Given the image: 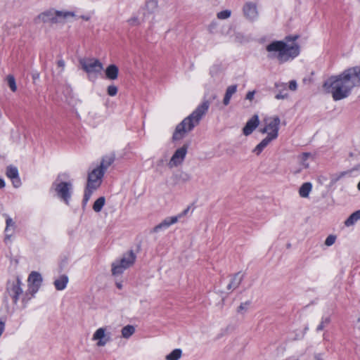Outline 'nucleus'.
I'll list each match as a JSON object with an SVG mask.
<instances>
[{"label": "nucleus", "instance_id": "nucleus-36", "mask_svg": "<svg viewBox=\"0 0 360 360\" xmlns=\"http://www.w3.org/2000/svg\"><path fill=\"white\" fill-rule=\"evenodd\" d=\"M107 328H100L94 334L93 338H104Z\"/></svg>", "mask_w": 360, "mask_h": 360}, {"label": "nucleus", "instance_id": "nucleus-2", "mask_svg": "<svg viewBox=\"0 0 360 360\" xmlns=\"http://www.w3.org/2000/svg\"><path fill=\"white\" fill-rule=\"evenodd\" d=\"M323 87L332 94L335 101H339L348 97L355 85L345 70L339 75L330 77Z\"/></svg>", "mask_w": 360, "mask_h": 360}, {"label": "nucleus", "instance_id": "nucleus-30", "mask_svg": "<svg viewBox=\"0 0 360 360\" xmlns=\"http://www.w3.org/2000/svg\"><path fill=\"white\" fill-rule=\"evenodd\" d=\"M95 191H96L95 189L89 188V187L86 186L85 191H84V198H83V200H82L83 207L86 206V205L87 204L88 201L91 198V196L92 193Z\"/></svg>", "mask_w": 360, "mask_h": 360}, {"label": "nucleus", "instance_id": "nucleus-56", "mask_svg": "<svg viewBox=\"0 0 360 360\" xmlns=\"http://www.w3.org/2000/svg\"><path fill=\"white\" fill-rule=\"evenodd\" d=\"M37 77H39V75L33 76V78H37Z\"/></svg>", "mask_w": 360, "mask_h": 360}, {"label": "nucleus", "instance_id": "nucleus-15", "mask_svg": "<svg viewBox=\"0 0 360 360\" xmlns=\"http://www.w3.org/2000/svg\"><path fill=\"white\" fill-rule=\"evenodd\" d=\"M184 214H179V216H174L171 217H167L161 223L158 224L153 228L154 232H158L162 229H166L169 227L171 225L176 223L179 219L182 217Z\"/></svg>", "mask_w": 360, "mask_h": 360}, {"label": "nucleus", "instance_id": "nucleus-11", "mask_svg": "<svg viewBox=\"0 0 360 360\" xmlns=\"http://www.w3.org/2000/svg\"><path fill=\"white\" fill-rule=\"evenodd\" d=\"M20 285L21 282L19 278L8 282L7 292L13 298L14 303L17 302L19 295L22 292Z\"/></svg>", "mask_w": 360, "mask_h": 360}, {"label": "nucleus", "instance_id": "nucleus-12", "mask_svg": "<svg viewBox=\"0 0 360 360\" xmlns=\"http://www.w3.org/2000/svg\"><path fill=\"white\" fill-rule=\"evenodd\" d=\"M27 282L29 291L32 294H34L35 292H37L39 287L41 286V284L42 283V277L39 273L37 271H32L29 275Z\"/></svg>", "mask_w": 360, "mask_h": 360}, {"label": "nucleus", "instance_id": "nucleus-49", "mask_svg": "<svg viewBox=\"0 0 360 360\" xmlns=\"http://www.w3.org/2000/svg\"><path fill=\"white\" fill-rule=\"evenodd\" d=\"M5 186L4 181L0 178V188H2Z\"/></svg>", "mask_w": 360, "mask_h": 360}, {"label": "nucleus", "instance_id": "nucleus-28", "mask_svg": "<svg viewBox=\"0 0 360 360\" xmlns=\"http://www.w3.org/2000/svg\"><path fill=\"white\" fill-rule=\"evenodd\" d=\"M135 330V326L127 325L122 329V335L123 338H129L134 334Z\"/></svg>", "mask_w": 360, "mask_h": 360}, {"label": "nucleus", "instance_id": "nucleus-32", "mask_svg": "<svg viewBox=\"0 0 360 360\" xmlns=\"http://www.w3.org/2000/svg\"><path fill=\"white\" fill-rule=\"evenodd\" d=\"M311 156V155L309 153H302L300 156V164L303 166L304 168L307 169L309 167V163L307 162V160L308 158Z\"/></svg>", "mask_w": 360, "mask_h": 360}, {"label": "nucleus", "instance_id": "nucleus-1", "mask_svg": "<svg viewBox=\"0 0 360 360\" xmlns=\"http://www.w3.org/2000/svg\"><path fill=\"white\" fill-rule=\"evenodd\" d=\"M297 36L286 37L284 41H274L266 46L269 59H276L279 63L292 60L300 54V46L295 41Z\"/></svg>", "mask_w": 360, "mask_h": 360}, {"label": "nucleus", "instance_id": "nucleus-39", "mask_svg": "<svg viewBox=\"0 0 360 360\" xmlns=\"http://www.w3.org/2000/svg\"><path fill=\"white\" fill-rule=\"evenodd\" d=\"M330 321V319L329 318H326L324 320H323L321 321V323H320V325L317 327V330H321L323 328L324 326L326 324H328Z\"/></svg>", "mask_w": 360, "mask_h": 360}, {"label": "nucleus", "instance_id": "nucleus-40", "mask_svg": "<svg viewBox=\"0 0 360 360\" xmlns=\"http://www.w3.org/2000/svg\"><path fill=\"white\" fill-rule=\"evenodd\" d=\"M11 181H12V183L13 184V186L15 187V188H18L20 186L21 184V182H20V179L19 178V176H18V177L16 178H13V179H11Z\"/></svg>", "mask_w": 360, "mask_h": 360}, {"label": "nucleus", "instance_id": "nucleus-6", "mask_svg": "<svg viewBox=\"0 0 360 360\" xmlns=\"http://www.w3.org/2000/svg\"><path fill=\"white\" fill-rule=\"evenodd\" d=\"M264 127L260 129V132L266 134L268 137L275 140L278 136L281 120L278 116L268 117L263 120Z\"/></svg>", "mask_w": 360, "mask_h": 360}, {"label": "nucleus", "instance_id": "nucleus-31", "mask_svg": "<svg viewBox=\"0 0 360 360\" xmlns=\"http://www.w3.org/2000/svg\"><path fill=\"white\" fill-rule=\"evenodd\" d=\"M6 176L9 179L18 177L19 176L18 169L13 166H8L6 169Z\"/></svg>", "mask_w": 360, "mask_h": 360}, {"label": "nucleus", "instance_id": "nucleus-24", "mask_svg": "<svg viewBox=\"0 0 360 360\" xmlns=\"http://www.w3.org/2000/svg\"><path fill=\"white\" fill-rule=\"evenodd\" d=\"M359 219H360V210H357L352 213L348 219L345 221L347 226H350L354 224Z\"/></svg>", "mask_w": 360, "mask_h": 360}, {"label": "nucleus", "instance_id": "nucleus-42", "mask_svg": "<svg viewBox=\"0 0 360 360\" xmlns=\"http://www.w3.org/2000/svg\"><path fill=\"white\" fill-rule=\"evenodd\" d=\"M11 226H14V222H13V221L12 220L11 218L7 217V219H6V229H5V231L6 232L8 231V228Z\"/></svg>", "mask_w": 360, "mask_h": 360}, {"label": "nucleus", "instance_id": "nucleus-17", "mask_svg": "<svg viewBox=\"0 0 360 360\" xmlns=\"http://www.w3.org/2000/svg\"><path fill=\"white\" fill-rule=\"evenodd\" d=\"M243 280V276L240 275V273H237L234 274L231 281L230 283L227 285V290H233L236 288H238Z\"/></svg>", "mask_w": 360, "mask_h": 360}, {"label": "nucleus", "instance_id": "nucleus-25", "mask_svg": "<svg viewBox=\"0 0 360 360\" xmlns=\"http://www.w3.org/2000/svg\"><path fill=\"white\" fill-rule=\"evenodd\" d=\"M181 356L182 350L176 348L165 356V360H179Z\"/></svg>", "mask_w": 360, "mask_h": 360}, {"label": "nucleus", "instance_id": "nucleus-46", "mask_svg": "<svg viewBox=\"0 0 360 360\" xmlns=\"http://www.w3.org/2000/svg\"><path fill=\"white\" fill-rule=\"evenodd\" d=\"M287 97V95H283L281 94H278L276 96V99H284Z\"/></svg>", "mask_w": 360, "mask_h": 360}, {"label": "nucleus", "instance_id": "nucleus-22", "mask_svg": "<svg viewBox=\"0 0 360 360\" xmlns=\"http://www.w3.org/2000/svg\"><path fill=\"white\" fill-rule=\"evenodd\" d=\"M68 277L65 275L60 276L54 281V285L58 290H62L66 288Z\"/></svg>", "mask_w": 360, "mask_h": 360}, {"label": "nucleus", "instance_id": "nucleus-3", "mask_svg": "<svg viewBox=\"0 0 360 360\" xmlns=\"http://www.w3.org/2000/svg\"><path fill=\"white\" fill-rule=\"evenodd\" d=\"M210 107L208 101L202 102L197 108L180 124H179L173 134L174 140H180L197 126L202 117L206 114Z\"/></svg>", "mask_w": 360, "mask_h": 360}, {"label": "nucleus", "instance_id": "nucleus-53", "mask_svg": "<svg viewBox=\"0 0 360 360\" xmlns=\"http://www.w3.org/2000/svg\"><path fill=\"white\" fill-rule=\"evenodd\" d=\"M357 188L360 191V181L359 182L358 185H357Z\"/></svg>", "mask_w": 360, "mask_h": 360}, {"label": "nucleus", "instance_id": "nucleus-21", "mask_svg": "<svg viewBox=\"0 0 360 360\" xmlns=\"http://www.w3.org/2000/svg\"><path fill=\"white\" fill-rule=\"evenodd\" d=\"M115 158V157L114 154H111V155L105 156L102 159V161H101L100 165L97 167L101 168L105 172L107 169V168L109 166H110L111 164L114 162Z\"/></svg>", "mask_w": 360, "mask_h": 360}, {"label": "nucleus", "instance_id": "nucleus-14", "mask_svg": "<svg viewBox=\"0 0 360 360\" xmlns=\"http://www.w3.org/2000/svg\"><path fill=\"white\" fill-rule=\"evenodd\" d=\"M259 120L257 115H253L246 123L243 129L245 136H249L259 126Z\"/></svg>", "mask_w": 360, "mask_h": 360}, {"label": "nucleus", "instance_id": "nucleus-33", "mask_svg": "<svg viewBox=\"0 0 360 360\" xmlns=\"http://www.w3.org/2000/svg\"><path fill=\"white\" fill-rule=\"evenodd\" d=\"M250 304V301H246L245 302H242L239 305V307L237 308V313L240 314H245L247 311Z\"/></svg>", "mask_w": 360, "mask_h": 360}, {"label": "nucleus", "instance_id": "nucleus-44", "mask_svg": "<svg viewBox=\"0 0 360 360\" xmlns=\"http://www.w3.org/2000/svg\"><path fill=\"white\" fill-rule=\"evenodd\" d=\"M98 341L97 342V345L98 347L104 346L106 345V343L110 340V339H98Z\"/></svg>", "mask_w": 360, "mask_h": 360}, {"label": "nucleus", "instance_id": "nucleus-23", "mask_svg": "<svg viewBox=\"0 0 360 360\" xmlns=\"http://www.w3.org/2000/svg\"><path fill=\"white\" fill-rule=\"evenodd\" d=\"M312 184L309 182L304 183L299 189V194L302 198H307L311 191Z\"/></svg>", "mask_w": 360, "mask_h": 360}, {"label": "nucleus", "instance_id": "nucleus-34", "mask_svg": "<svg viewBox=\"0 0 360 360\" xmlns=\"http://www.w3.org/2000/svg\"><path fill=\"white\" fill-rule=\"evenodd\" d=\"M231 11L230 10H224L217 13V18L220 20L227 19L231 16Z\"/></svg>", "mask_w": 360, "mask_h": 360}, {"label": "nucleus", "instance_id": "nucleus-43", "mask_svg": "<svg viewBox=\"0 0 360 360\" xmlns=\"http://www.w3.org/2000/svg\"><path fill=\"white\" fill-rule=\"evenodd\" d=\"M255 94V91H249L246 94L245 98L247 100H249L251 101L254 99Z\"/></svg>", "mask_w": 360, "mask_h": 360}, {"label": "nucleus", "instance_id": "nucleus-19", "mask_svg": "<svg viewBox=\"0 0 360 360\" xmlns=\"http://www.w3.org/2000/svg\"><path fill=\"white\" fill-rule=\"evenodd\" d=\"M237 85H231L227 87L226 94L223 100L224 105H228L230 103L231 96L236 92Z\"/></svg>", "mask_w": 360, "mask_h": 360}, {"label": "nucleus", "instance_id": "nucleus-41", "mask_svg": "<svg viewBox=\"0 0 360 360\" xmlns=\"http://www.w3.org/2000/svg\"><path fill=\"white\" fill-rule=\"evenodd\" d=\"M297 82L295 80H292L289 82V89L291 91H295L297 89Z\"/></svg>", "mask_w": 360, "mask_h": 360}, {"label": "nucleus", "instance_id": "nucleus-27", "mask_svg": "<svg viewBox=\"0 0 360 360\" xmlns=\"http://www.w3.org/2000/svg\"><path fill=\"white\" fill-rule=\"evenodd\" d=\"M105 203V197L102 196L98 198L94 203L93 205V210L96 212H99L101 211L103 207L104 206Z\"/></svg>", "mask_w": 360, "mask_h": 360}, {"label": "nucleus", "instance_id": "nucleus-10", "mask_svg": "<svg viewBox=\"0 0 360 360\" xmlns=\"http://www.w3.org/2000/svg\"><path fill=\"white\" fill-rule=\"evenodd\" d=\"M187 150L188 147L186 145L178 148L169 161L168 167L169 168H174L181 165L186 158Z\"/></svg>", "mask_w": 360, "mask_h": 360}, {"label": "nucleus", "instance_id": "nucleus-20", "mask_svg": "<svg viewBox=\"0 0 360 360\" xmlns=\"http://www.w3.org/2000/svg\"><path fill=\"white\" fill-rule=\"evenodd\" d=\"M274 139L266 136L254 148L253 153L259 155L262 150L272 141Z\"/></svg>", "mask_w": 360, "mask_h": 360}, {"label": "nucleus", "instance_id": "nucleus-48", "mask_svg": "<svg viewBox=\"0 0 360 360\" xmlns=\"http://www.w3.org/2000/svg\"><path fill=\"white\" fill-rule=\"evenodd\" d=\"M4 329V323L3 322L0 321V336L2 334Z\"/></svg>", "mask_w": 360, "mask_h": 360}, {"label": "nucleus", "instance_id": "nucleus-50", "mask_svg": "<svg viewBox=\"0 0 360 360\" xmlns=\"http://www.w3.org/2000/svg\"><path fill=\"white\" fill-rule=\"evenodd\" d=\"M315 359H316V360H322L321 354H316L315 355Z\"/></svg>", "mask_w": 360, "mask_h": 360}, {"label": "nucleus", "instance_id": "nucleus-26", "mask_svg": "<svg viewBox=\"0 0 360 360\" xmlns=\"http://www.w3.org/2000/svg\"><path fill=\"white\" fill-rule=\"evenodd\" d=\"M158 8L157 0H148L146 1L145 9L148 13H153Z\"/></svg>", "mask_w": 360, "mask_h": 360}, {"label": "nucleus", "instance_id": "nucleus-29", "mask_svg": "<svg viewBox=\"0 0 360 360\" xmlns=\"http://www.w3.org/2000/svg\"><path fill=\"white\" fill-rule=\"evenodd\" d=\"M6 80L7 84H8L9 88L11 89V90L13 92L16 91L17 85H16L15 77L12 75H8L6 76Z\"/></svg>", "mask_w": 360, "mask_h": 360}, {"label": "nucleus", "instance_id": "nucleus-52", "mask_svg": "<svg viewBox=\"0 0 360 360\" xmlns=\"http://www.w3.org/2000/svg\"><path fill=\"white\" fill-rule=\"evenodd\" d=\"M185 176H186V178L184 179V180H186V181L190 180L191 176L188 174H185Z\"/></svg>", "mask_w": 360, "mask_h": 360}, {"label": "nucleus", "instance_id": "nucleus-54", "mask_svg": "<svg viewBox=\"0 0 360 360\" xmlns=\"http://www.w3.org/2000/svg\"><path fill=\"white\" fill-rule=\"evenodd\" d=\"M37 77H39V75L33 76V78H37Z\"/></svg>", "mask_w": 360, "mask_h": 360}, {"label": "nucleus", "instance_id": "nucleus-47", "mask_svg": "<svg viewBox=\"0 0 360 360\" xmlns=\"http://www.w3.org/2000/svg\"><path fill=\"white\" fill-rule=\"evenodd\" d=\"M115 285L118 289H120V290L122 289L123 285H122V283L121 281H117L115 283Z\"/></svg>", "mask_w": 360, "mask_h": 360}, {"label": "nucleus", "instance_id": "nucleus-38", "mask_svg": "<svg viewBox=\"0 0 360 360\" xmlns=\"http://www.w3.org/2000/svg\"><path fill=\"white\" fill-rule=\"evenodd\" d=\"M335 240H336L335 236L330 235L326 238V239L325 240V245L326 246H330L335 243Z\"/></svg>", "mask_w": 360, "mask_h": 360}, {"label": "nucleus", "instance_id": "nucleus-4", "mask_svg": "<svg viewBox=\"0 0 360 360\" xmlns=\"http://www.w3.org/2000/svg\"><path fill=\"white\" fill-rule=\"evenodd\" d=\"M75 15L73 12L49 9L40 13L36 21L51 24L64 23L69 18H73Z\"/></svg>", "mask_w": 360, "mask_h": 360}, {"label": "nucleus", "instance_id": "nucleus-45", "mask_svg": "<svg viewBox=\"0 0 360 360\" xmlns=\"http://www.w3.org/2000/svg\"><path fill=\"white\" fill-rule=\"evenodd\" d=\"M57 65L60 69V72H62L65 68V61L63 60H59L57 62Z\"/></svg>", "mask_w": 360, "mask_h": 360}, {"label": "nucleus", "instance_id": "nucleus-16", "mask_svg": "<svg viewBox=\"0 0 360 360\" xmlns=\"http://www.w3.org/2000/svg\"><path fill=\"white\" fill-rule=\"evenodd\" d=\"M355 86H360V66H356L346 70Z\"/></svg>", "mask_w": 360, "mask_h": 360}, {"label": "nucleus", "instance_id": "nucleus-7", "mask_svg": "<svg viewBox=\"0 0 360 360\" xmlns=\"http://www.w3.org/2000/svg\"><path fill=\"white\" fill-rule=\"evenodd\" d=\"M53 186L57 195L63 200L65 204L69 205L72 195V184L70 182L54 183Z\"/></svg>", "mask_w": 360, "mask_h": 360}, {"label": "nucleus", "instance_id": "nucleus-5", "mask_svg": "<svg viewBox=\"0 0 360 360\" xmlns=\"http://www.w3.org/2000/svg\"><path fill=\"white\" fill-rule=\"evenodd\" d=\"M136 258V256L132 250L123 255L122 258L112 264V274L114 276L121 275L126 269L134 265Z\"/></svg>", "mask_w": 360, "mask_h": 360}, {"label": "nucleus", "instance_id": "nucleus-13", "mask_svg": "<svg viewBox=\"0 0 360 360\" xmlns=\"http://www.w3.org/2000/svg\"><path fill=\"white\" fill-rule=\"evenodd\" d=\"M243 14L249 20H254L258 16L257 6L252 2H247L243 8Z\"/></svg>", "mask_w": 360, "mask_h": 360}, {"label": "nucleus", "instance_id": "nucleus-37", "mask_svg": "<svg viewBox=\"0 0 360 360\" xmlns=\"http://www.w3.org/2000/svg\"><path fill=\"white\" fill-rule=\"evenodd\" d=\"M117 87L115 85H110L107 89L108 94L110 96H115L117 93Z\"/></svg>", "mask_w": 360, "mask_h": 360}, {"label": "nucleus", "instance_id": "nucleus-55", "mask_svg": "<svg viewBox=\"0 0 360 360\" xmlns=\"http://www.w3.org/2000/svg\"><path fill=\"white\" fill-rule=\"evenodd\" d=\"M37 77H39V75L33 76V78H37Z\"/></svg>", "mask_w": 360, "mask_h": 360}, {"label": "nucleus", "instance_id": "nucleus-9", "mask_svg": "<svg viewBox=\"0 0 360 360\" xmlns=\"http://www.w3.org/2000/svg\"><path fill=\"white\" fill-rule=\"evenodd\" d=\"M104 171L101 168H95L88 174L86 186L89 188L97 190L102 183Z\"/></svg>", "mask_w": 360, "mask_h": 360}, {"label": "nucleus", "instance_id": "nucleus-18", "mask_svg": "<svg viewBox=\"0 0 360 360\" xmlns=\"http://www.w3.org/2000/svg\"><path fill=\"white\" fill-rule=\"evenodd\" d=\"M119 69L115 65H110L105 69V76L108 79L115 80L118 77Z\"/></svg>", "mask_w": 360, "mask_h": 360}, {"label": "nucleus", "instance_id": "nucleus-8", "mask_svg": "<svg viewBox=\"0 0 360 360\" xmlns=\"http://www.w3.org/2000/svg\"><path fill=\"white\" fill-rule=\"evenodd\" d=\"M82 68L89 75L97 74L103 70V64L96 58H83L79 60Z\"/></svg>", "mask_w": 360, "mask_h": 360}, {"label": "nucleus", "instance_id": "nucleus-35", "mask_svg": "<svg viewBox=\"0 0 360 360\" xmlns=\"http://www.w3.org/2000/svg\"><path fill=\"white\" fill-rule=\"evenodd\" d=\"M127 22L130 26H139L141 22L138 16H133L127 20Z\"/></svg>", "mask_w": 360, "mask_h": 360}, {"label": "nucleus", "instance_id": "nucleus-51", "mask_svg": "<svg viewBox=\"0 0 360 360\" xmlns=\"http://www.w3.org/2000/svg\"><path fill=\"white\" fill-rule=\"evenodd\" d=\"M357 326H358V328L360 329V315L359 316V317L357 319Z\"/></svg>", "mask_w": 360, "mask_h": 360}]
</instances>
